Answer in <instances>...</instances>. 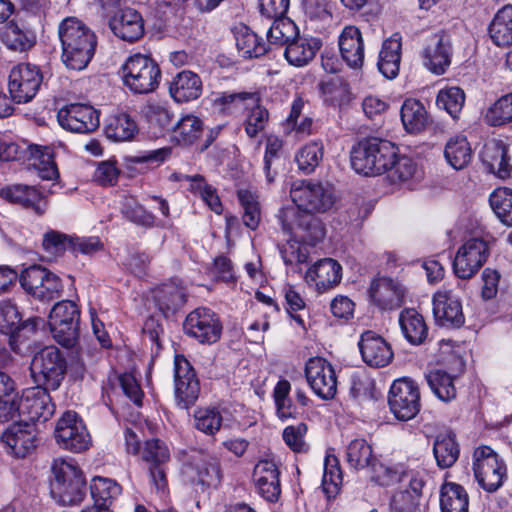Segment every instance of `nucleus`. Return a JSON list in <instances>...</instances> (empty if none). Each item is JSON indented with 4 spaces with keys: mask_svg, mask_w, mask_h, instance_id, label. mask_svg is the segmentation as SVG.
Returning <instances> with one entry per match:
<instances>
[{
    "mask_svg": "<svg viewBox=\"0 0 512 512\" xmlns=\"http://www.w3.org/2000/svg\"><path fill=\"white\" fill-rule=\"evenodd\" d=\"M400 114L403 126L410 133L420 132L427 124V112L418 100H405Z\"/></svg>",
    "mask_w": 512,
    "mask_h": 512,
    "instance_id": "c03bdc74",
    "label": "nucleus"
},
{
    "mask_svg": "<svg viewBox=\"0 0 512 512\" xmlns=\"http://www.w3.org/2000/svg\"><path fill=\"white\" fill-rule=\"evenodd\" d=\"M183 473L192 483L216 487L221 481L219 461L211 456H198L184 465Z\"/></svg>",
    "mask_w": 512,
    "mask_h": 512,
    "instance_id": "b1692460",
    "label": "nucleus"
},
{
    "mask_svg": "<svg viewBox=\"0 0 512 512\" xmlns=\"http://www.w3.org/2000/svg\"><path fill=\"white\" fill-rule=\"evenodd\" d=\"M174 392L176 403L182 409L193 406L200 393L195 370L183 355L174 358Z\"/></svg>",
    "mask_w": 512,
    "mask_h": 512,
    "instance_id": "dca6fc26",
    "label": "nucleus"
},
{
    "mask_svg": "<svg viewBox=\"0 0 512 512\" xmlns=\"http://www.w3.org/2000/svg\"><path fill=\"white\" fill-rule=\"evenodd\" d=\"M451 40L444 32L431 35L423 50L424 65L437 75L443 74L451 63Z\"/></svg>",
    "mask_w": 512,
    "mask_h": 512,
    "instance_id": "412c9836",
    "label": "nucleus"
},
{
    "mask_svg": "<svg viewBox=\"0 0 512 512\" xmlns=\"http://www.w3.org/2000/svg\"><path fill=\"white\" fill-rule=\"evenodd\" d=\"M290 390L291 385L289 381L283 379L276 384L273 391L277 415L283 420L293 418L297 415V409L289 397Z\"/></svg>",
    "mask_w": 512,
    "mask_h": 512,
    "instance_id": "052dcab7",
    "label": "nucleus"
},
{
    "mask_svg": "<svg viewBox=\"0 0 512 512\" xmlns=\"http://www.w3.org/2000/svg\"><path fill=\"white\" fill-rule=\"evenodd\" d=\"M29 370L37 386L55 391L64 380L67 362L56 346H45L34 354Z\"/></svg>",
    "mask_w": 512,
    "mask_h": 512,
    "instance_id": "39448f33",
    "label": "nucleus"
},
{
    "mask_svg": "<svg viewBox=\"0 0 512 512\" xmlns=\"http://www.w3.org/2000/svg\"><path fill=\"white\" fill-rule=\"evenodd\" d=\"M2 196L12 203L32 210L42 216L47 210V200L34 186L16 184L2 189Z\"/></svg>",
    "mask_w": 512,
    "mask_h": 512,
    "instance_id": "cd10ccee",
    "label": "nucleus"
},
{
    "mask_svg": "<svg viewBox=\"0 0 512 512\" xmlns=\"http://www.w3.org/2000/svg\"><path fill=\"white\" fill-rule=\"evenodd\" d=\"M155 303L159 310L168 317L180 309L185 301L184 290L174 283L164 284L154 291Z\"/></svg>",
    "mask_w": 512,
    "mask_h": 512,
    "instance_id": "a19ab883",
    "label": "nucleus"
},
{
    "mask_svg": "<svg viewBox=\"0 0 512 512\" xmlns=\"http://www.w3.org/2000/svg\"><path fill=\"white\" fill-rule=\"evenodd\" d=\"M396 36L385 40L379 53V71L388 79L395 78L400 68L401 41Z\"/></svg>",
    "mask_w": 512,
    "mask_h": 512,
    "instance_id": "f704fd0d",
    "label": "nucleus"
},
{
    "mask_svg": "<svg viewBox=\"0 0 512 512\" xmlns=\"http://www.w3.org/2000/svg\"><path fill=\"white\" fill-rule=\"evenodd\" d=\"M253 480L258 493L265 500H278L281 493L279 470L273 461H259L253 471Z\"/></svg>",
    "mask_w": 512,
    "mask_h": 512,
    "instance_id": "a878e982",
    "label": "nucleus"
},
{
    "mask_svg": "<svg viewBox=\"0 0 512 512\" xmlns=\"http://www.w3.org/2000/svg\"><path fill=\"white\" fill-rule=\"evenodd\" d=\"M358 346L363 361L371 367H384L393 359L390 345L373 331L362 333Z\"/></svg>",
    "mask_w": 512,
    "mask_h": 512,
    "instance_id": "5701e85b",
    "label": "nucleus"
},
{
    "mask_svg": "<svg viewBox=\"0 0 512 512\" xmlns=\"http://www.w3.org/2000/svg\"><path fill=\"white\" fill-rule=\"evenodd\" d=\"M247 110L248 113L244 123L245 132L248 137L255 138L264 131L269 120V112L259 102L250 105Z\"/></svg>",
    "mask_w": 512,
    "mask_h": 512,
    "instance_id": "e2e57ef3",
    "label": "nucleus"
},
{
    "mask_svg": "<svg viewBox=\"0 0 512 512\" xmlns=\"http://www.w3.org/2000/svg\"><path fill=\"white\" fill-rule=\"evenodd\" d=\"M388 178L392 183H404L410 180H418L422 176L417 163L408 156L394 158L393 164L387 170Z\"/></svg>",
    "mask_w": 512,
    "mask_h": 512,
    "instance_id": "09e8293b",
    "label": "nucleus"
},
{
    "mask_svg": "<svg viewBox=\"0 0 512 512\" xmlns=\"http://www.w3.org/2000/svg\"><path fill=\"white\" fill-rule=\"evenodd\" d=\"M40 70L31 64H19L12 68L8 79L11 99L17 104L30 102L37 94L41 83Z\"/></svg>",
    "mask_w": 512,
    "mask_h": 512,
    "instance_id": "2eb2a0df",
    "label": "nucleus"
},
{
    "mask_svg": "<svg viewBox=\"0 0 512 512\" xmlns=\"http://www.w3.org/2000/svg\"><path fill=\"white\" fill-rule=\"evenodd\" d=\"M341 265L331 258L316 262L306 273L307 282H313L318 291L324 292L336 286L342 278Z\"/></svg>",
    "mask_w": 512,
    "mask_h": 512,
    "instance_id": "c756f323",
    "label": "nucleus"
},
{
    "mask_svg": "<svg viewBox=\"0 0 512 512\" xmlns=\"http://www.w3.org/2000/svg\"><path fill=\"white\" fill-rule=\"evenodd\" d=\"M489 35L497 46L512 45V5H506L494 16Z\"/></svg>",
    "mask_w": 512,
    "mask_h": 512,
    "instance_id": "79ce46f5",
    "label": "nucleus"
},
{
    "mask_svg": "<svg viewBox=\"0 0 512 512\" xmlns=\"http://www.w3.org/2000/svg\"><path fill=\"white\" fill-rule=\"evenodd\" d=\"M317 38L296 37L285 49V58L289 64L302 67L307 65L321 48Z\"/></svg>",
    "mask_w": 512,
    "mask_h": 512,
    "instance_id": "2f4dec72",
    "label": "nucleus"
},
{
    "mask_svg": "<svg viewBox=\"0 0 512 512\" xmlns=\"http://www.w3.org/2000/svg\"><path fill=\"white\" fill-rule=\"evenodd\" d=\"M109 26L117 37L128 42L138 40L144 33L142 16L132 8L117 11L109 20Z\"/></svg>",
    "mask_w": 512,
    "mask_h": 512,
    "instance_id": "393cba45",
    "label": "nucleus"
},
{
    "mask_svg": "<svg viewBox=\"0 0 512 512\" xmlns=\"http://www.w3.org/2000/svg\"><path fill=\"white\" fill-rule=\"evenodd\" d=\"M469 496L463 486L446 482L440 490V508L442 512H468Z\"/></svg>",
    "mask_w": 512,
    "mask_h": 512,
    "instance_id": "58836bf2",
    "label": "nucleus"
},
{
    "mask_svg": "<svg viewBox=\"0 0 512 512\" xmlns=\"http://www.w3.org/2000/svg\"><path fill=\"white\" fill-rule=\"evenodd\" d=\"M324 147L321 142L312 141L304 145L295 156L299 170L305 174L312 173L323 159Z\"/></svg>",
    "mask_w": 512,
    "mask_h": 512,
    "instance_id": "5fc2aeb1",
    "label": "nucleus"
},
{
    "mask_svg": "<svg viewBox=\"0 0 512 512\" xmlns=\"http://www.w3.org/2000/svg\"><path fill=\"white\" fill-rule=\"evenodd\" d=\"M433 454L439 468L452 467L460 454L455 435L452 432L439 433L434 440Z\"/></svg>",
    "mask_w": 512,
    "mask_h": 512,
    "instance_id": "72a5a7b5",
    "label": "nucleus"
},
{
    "mask_svg": "<svg viewBox=\"0 0 512 512\" xmlns=\"http://www.w3.org/2000/svg\"><path fill=\"white\" fill-rule=\"evenodd\" d=\"M80 322L51 324L50 330L54 340L63 347L72 348L79 339Z\"/></svg>",
    "mask_w": 512,
    "mask_h": 512,
    "instance_id": "69168bd1",
    "label": "nucleus"
},
{
    "mask_svg": "<svg viewBox=\"0 0 512 512\" xmlns=\"http://www.w3.org/2000/svg\"><path fill=\"white\" fill-rule=\"evenodd\" d=\"M18 398L15 381L0 371V422L15 418L14 404Z\"/></svg>",
    "mask_w": 512,
    "mask_h": 512,
    "instance_id": "49530a36",
    "label": "nucleus"
},
{
    "mask_svg": "<svg viewBox=\"0 0 512 512\" xmlns=\"http://www.w3.org/2000/svg\"><path fill=\"white\" fill-rule=\"evenodd\" d=\"M405 293V287L398 280L388 277L375 279L369 288L370 298L381 310L399 308L403 304Z\"/></svg>",
    "mask_w": 512,
    "mask_h": 512,
    "instance_id": "4be33fe9",
    "label": "nucleus"
},
{
    "mask_svg": "<svg viewBox=\"0 0 512 512\" xmlns=\"http://www.w3.org/2000/svg\"><path fill=\"white\" fill-rule=\"evenodd\" d=\"M290 198L309 215L327 212L336 201L332 185L311 180L294 181L290 187Z\"/></svg>",
    "mask_w": 512,
    "mask_h": 512,
    "instance_id": "423d86ee",
    "label": "nucleus"
},
{
    "mask_svg": "<svg viewBox=\"0 0 512 512\" xmlns=\"http://www.w3.org/2000/svg\"><path fill=\"white\" fill-rule=\"evenodd\" d=\"M183 330L186 335L195 338L199 343L212 344L220 339L222 324L212 310L199 307L186 316Z\"/></svg>",
    "mask_w": 512,
    "mask_h": 512,
    "instance_id": "4468645a",
    "label": "nucleus"
},
{
    "mask_svg": "<svg viewBox=\"0 0 512 512\" xmlns=\"http://www.w3.org/2000/svg\"><path fill=\"white\" fill-rule=\"evenodd\" d=\"M195 427L207 434L214 435L222 425V415L216 408H199L194 414Z\"/></svg>",
    "mask_w": 512,
    "mask_h": 512,
    "instance_id": "0e129e2a",
    "label": "nucleus"
},
{
    "mask_svg": "<svg viewBox=\"0 0 512 512\" xmlns=\"http://www.w3.org/2000/svg\"><path fill=\"white\" fill-rule=\"evenodd\" d=\"M31 156L34 158L33 165L38 169L39 176L44 180H55L59 173L53 159V150L47 146H30Z\"/></svg>",
    "mask_w": 512,
    "mask_h": 512,
    "instance_id": "3c124183",
    "label": "nucleus"
},
{
    "mask_svg": "<svg viewBox=\"0 0 512 512\" xmlns=\"http://www.w3.org/2000/svg\"><path fill=\"white\" fill-rule=\"evenodd\" d=\"M396 158V147L387 140L369 138L351 150V166L359 174L375 176L387 172Z\"/></svg>",
    "mask_w": 512,
    "mask_h": 512,
    "instance_id": "f03ea898",
    "label": "nucleus"
},
{
    "mask_svg": "<svg viewBox=\"0 0 512 512\" xmlns=\"http://www.w3.org/2000/svg\"><path fill=\"white\" fill-rule=\"evenodd\" d=\"M427 383L433 393L442 401L448 402L456 397L454 377L442 369H435L426 375Z\"/></svg>",
    "mask_w": 512,
    "mask_h": 512,
    "instance_id": "8fccbe9b",
    "label": "nucleus"
},
{
    "mask_svg": "<svg viewBox=\"0 0 512 512\" xmlns=\"http://www.w3.org/2000/svg\"><path fill=\"white\" fill-rule=\"evenodd\" d=\"M480 158L487 171L501 179L511 175L512 165L508 156V149L502 141L490 140L486 142L480 153Z\"/></svg>",
    "mask_w": 512,
    "mask_h": 512,
    "instance_id": "bb28decb",
    "label": "nucleus"
},
{
    "mask_svg": "<svg viewBox=\"0 0 512 512\" xmlns=\"http://www.w3.org/2000/svg\"><path fill=\"white\" fill-rule=\"evenodd\" d=\"M95 507L108 508L112 500L121 494V486L112 479L95 477L90 486Z\"/></svg>",
    "mask_w": 512,
    "mask_h": 512,
    "instance_id": "a18cd8bd",
    "label": "nucleus"
},
{
    "mask_svg": "<svg viewBox=\"0 0 512 512\" xmlns=\"http://www.w3.org/2000/svg\"><path fill=\"white\" fill-rule=\"evenodd\" d=\"M346 461L355 470L374 468L377 463L372 446L364 438H356L347 445Z\"/></svg>",
    "mask_w": 512,
    "mask_h": 512,
    "instance_id": "ea45409f",
    "label": "nucleus"
},
{
    "mask_svg": "<svg viewBox=\"0 0 512 512\" xmlns=\"http://www.w3.org/2000/svg\"><path fill=\"white\" fill-rule=\"evenodd\" d=\"M388 403L397 419L407 421L414 418L420 410V392L417 384L407 378L394 381L390 388Z\"/></svg>",
    "mask_w": 512,
    "mask_h": 512,
    "instance_id": "ddd939ff",
    "label": "nucleus"
},
{
    "mask_svg": "<svg viewBox=\"0 0 512 512\" xmlns=\"http://www.w3.org/2000/svg\"><path fill=\"white\" fill-rule=\"evenodd\" d=\"M436 103L443 108L453 119L458 118L464 103L465 93L459 87H449L439 91Z\"/></svg>",
    "mask_w": 512,
    "mask_h": 512,
    "instance_id": "4d7b16f0",
    "label": "nucleus"
},
{
    "mask_svg": "<svg viewBox=\"0 0 512 512\" xmlns=\"http://www.w3.org/2000/svg\"><path fill=\"white\" fill-rule=\"evenodd\" d=\"M136 132L135 121L126 113L111 116L105 127L107 137L114 141L131 140Z\"/></svg>",
    "mask_w": 512,
    "mask_h": 512,
    "instance_id": "de8ad7c7",
    "label": "nucleus"
},
{
    "mask_svg": "<svg viewBox=\"0 0 512 512\" xmlns=\"http://www.w3.org/2000/svg\"><path fill=\"white\" fill-rule=\"evenodd\" d=\"M489 203L497 218L504 225L512 227V189H495L489 197Z\"/></svg>",
    "mask_w": 512,
    "mask_h": 512,
    "instance_id": "864d4df0",
    "label": "nucleus"
},
{
    "mask_svg": "<svg viewBox=\"0 0 512 512\" xmlns=\"http://www.w3.org/2000/svg\"><path fill=\"white\" fill-rule=\"evenodd\" d=\"M433 314L436 323L443 327H460L465 322L460 299L445 288L433 296Z\"/></svg>",
    "mask_w": 512,
    "mask_h": 512,
    "instance_id": "6ab92c4d",
    "label": "nucleus"
},
{
    "mask_svg": "<svg viewBox=\"0 0 512 512\" xmlns=\"http://www.w3.org/2000/svg\"><path fill=\"white\" fill-rule=\"evenodd\" d=\"M203 85L198 74L183 70L177 73L169 84V94L177 103H186L198 99Z\"/></svg>",
    "mask_w": 512,
    "mask_h": 512,
    "instance_id": "c85d7f7f",
    "label": "nucleus"
},
{
    "mask_svg": "<svg viewBox=\"0 0 512 512\" xmlns=\"http://www.w3.org/2000/svg\"><path fill=\"white\" fill-rule=\"evenodd\" d=\"M20 325L21 314L17 306L11 300L2 301L0 303V327L14 337L19 334Z\"/></svg>",
    "mask_w": 512,
    "mask_h": 512,
    "instance_id": "338daca9",
    "label": "nucleus"
},
{
    "mask_svg": "<svg viewBox=\"0 0 512 512\" xmlns=\"http://www.w3.org/2000/svg\"><path fill=\"white\" fill-rule=\"evenodd\" d=\"M237 198L243 209V223L252 230L256 229L261 220L258 195L248 189H240L237 191Z\"/></svg>",
    "mask_w": 512,
    "mask_h": 512,
    "instance_id": "603ef678",
    "label": "nucleus"
},
{
    "mask_svg": "<svg viewBox=\"0 0 512 512\" xmlns=\"http://www.w3.org/2000/svg\"><path fill=\"white\" fill-rule=\"evenodd\" d=\"M277 217L286 234L309 245H315L325 236L323 223L295 204L282 208Z\"/></svg>",
    "mask_w": 512,
    "mask_h": 512,
    "instance_id": "0eeeda50",
    "label": "nucleus"
},
{
    "mask_svg": "<svg viewBox=\"0 0 512 512\" xmlns=\"http://www.w3.org/2000/svg\"><path fill=\"white\" fill-rule=\"evenodd\" d=\"M54 478L50 483V493L61 505L80 503L85 494V479L80 469L71 461L55 459L52 465Z\"/></svg>",
    "mask_w": 512,
    "mask_h": 512,
    "instance_id": "7ed1b4c3",
    "label": "nucleus"
},
{
    "mask_svg": "<svg viewBox=\"0 0 512 512\" xmlns=\"http://www.w3.org/2000/svg\"><path fill=\"white\" fill-rule=\"evenodd\" d=\"M473 470L479 485L488 492L498 490L506 476V467L498 454L488 446L474 451Z\"/></svg>",
    "mask_w": 512,
    "mask_h": 512,
    "instance_id": "9d476101",
    "label": "nucleus"
},
{
    "mask_svg": "<svg viewBox=\"0 0 512 512\" xmlns=\"http://www.w3.org/2000/svg\"><path fill=\"white\" fill-rule=\"evenodd\" d=\"M57 119L61 127L76 133L93 132L100 124L97 110L82 103L62 107L57 113Z\"/></svg>",
    "mask_w": 512,
    "mask_h": 512,
    "instance_id": "a211bd4d",
    "label": "nucleus"
},
{
    "mask_svg": "<svg viewBox=\"0 0 512 512\" xmlns=\"http://www.w3.org/2000/svg\"><path fill=\"white\" fill-rule=\"evenodd\" d=\"M305 375L312 391L321 399L334 398L337 391V377L331 363L321 357L311 358L305 367Z\"/></svg>",
    "mask_w": 512,
    "mask_h": 512,
    "instance_id": "f3484780",
    "label": "nucleus"
},
{
    "mask_svg": "<svg viewBox=\"0 0 512 512\" xmlns=\"http://www.w3.org/2000/svg\"><path fill=\"white\" fill-rule=\"evenodd\" d=\"M58 35L66 67L77 71L86 68L97 45L95 33L79 19L67 17L59 24Z\"/></svg>",
    "mask_w": 512,
    "mask_h": 512,
    "instance_id": "f257e3e1",
    "label": "nucleus"
},
{
    "mask_svg": "<svg viewBox=\"0 0 512 512\" xmlns=\"http://www.w3.org/2000/svg\"><path fill=\"white\" fill-rule=\"evenodd\" d=\"M342 484V472L339 460L333 455H328L324 461V473L322 488L328 498L335 497Z\"/></svg>",
    "mask_w": 512,
    "mask_h": 512,
    "instance_id": "6e6d98bb",
    "label": "nucleus"
},
{
    "mask_svg": "<svg viewBox=\"0 0 512 512\" xmlns=\"http://www.w3.org/2000/svg\"><path fill=\"white\" fill-rule=\"evenodd\" d=\"M203 121L193 114L182 116L172 129V139L177 144L188 146L194 144L202 135Z\"/></svg>",
    "mask_w": 512,
    "mask_h": 512,
    "instance_id": "4c0bfd02",
    "label": "nucleus"
},
{
    "mask_svg": "<svg viewBox=\"0 0 512 512\" xmlns=\"http://www.w3.org/2000/svg\"><path fill=\"white\" fill-rule=\"evenodd\" d=\"M80 322V311L70 300L56 303L50 311L49 325L58 323Z\"/></svg>",
    "mask_w": 512,
    "mask_h": 512,
    "instance_id": "774afa93",
    "label": "nucleus"
},
{
    "mask_svg": "<svg viewBox=\"0 0 512 512\" xmlns=\"http://www.w3.org/2000/svg\"><path fill=\"white\" fill-rule=\"evenodd\" d=\"M490 254L488 242L483 238H470L458 249L453 270L460 279H470L487 261Z\"/></svg>",
    "mask_w": 512,
    "mask_h": 512,
    "instance_id": "f8f14e48",
    "label": "nucleus"
},
{
    "mask_svg": "<svg viewBox=\"0 0 512 512\" xmlns=\"http://www.w3.org/2000/svg\"><path fill=\"white\" fill-rule=\"evenodd\" d=\"M339 49L342 59L351 68H360L364 61V42L360 30L346 26L339 36Z\"/></svg>",
    "mask_w": 512,
    "mask_h": 512,
    "instance_id": "7c9ffc66",
    "label": "nucleus"
},
{
    "mask_svg": "<svg viewBox=\"0 0 512 512\" xmlns=\"http://www.w3.org/2000/svg\"><path fill=\"white\" fill-rule=\"evenodd\" d=\"M1 441L8 453L24 458L36 447L35 426L20 420L2 434Z\"/></svg>",
    "mask_w": 512,
    "mask_h": 512,
    "instance_id": "aec40b11",
    "label": "nucleus"
},
{
    "mask_svg": "<svg viewBox=\"0 0 512 512\" xmlns=\"http://www.w3.org/2000/svg\"><path fill=\"white\" fill-rule=\"evenodd\" d=\"M234 36L237 50L243 58H258L268 50L266 42L245 25L236 27Z\"/></svg>",
    "mask_w": 512,
    "mask_h": 512,
    "instance_id": "473e14b6",
    "label": "nucleus"
},
{
    "mask_svg": "<svg viewBox=\"0 0 512 512\" xmlns=\"http://www.w3.org/2000/svg\"><path fill=\"white\" fill-rule=\"evenodd\" d=\"M121 213L126 219L137 225L152 227L155 222L154 215L146 211L132 196L123 199Z\"/></svg>",
    "mask_w": 512,
    "mask_h": 512,
    "instance_id": "680f3d73",
    "label": "nucleus"
},
{
    "mask_svg": "<svg viewBox=\"0 0 512 512\" xmlns=\"http://www.w3.org/2000/svg\"><path fill=\"white\" fill-rule=\"evenodd\" d=\"M297 37V27L289 19L284 17L274 19L273 24L267 32L269 43L288 46Z\"/></svg>",
    "mask_w": 512,
    "mask_h": 512,
    "instance_id": "13d9d810",
    "label": "nucleus"
},
{
    "mask_svg": "<svg viewBox=\"0 0 512 512\" xmlns=\"http://www.w3.org/2000/svg\"><path fill=\"white\" fill-rule=\"evenodd\" d=\"M123 84L134 94H148L157 89L161 70L151 57L137 53L126 59L120 69Z\"/></svg>",
    "mask_w": 512,
    "mask_h": 512,
    "instance_id": "20e7f679",
    "label": "nucleus"
},
{
    "mask_svg": "<svg viewBox=\"0 0 512 512\" xmlns=\"http://www.w3.org/2000/svg\"><path fill=\"white\" fill-rule=\"evenodd\" d=\"M260 102V97L253 92H223L214 100V106L223 114H236L247 110L250 105Z\"/></svg>",
    "mask_w": 512,
    "mask_h": 512,
    "instance_id": "e433bc0d",
    "label": "nucleus"
},
{
    "mask_svg": "<svg viewBox=\"0 0 512 512\" xmlns=\"http://www.w3.org/2000/svg\"><path fill=\"white\" fill-rule=\"evenodd\" d=\"M19 282L25 292L41 301L59 298L63 292V284L58 275L41 265L25 268Z\"/></svg>",
    "mask_w": 512,
    "mask_h": 512,
    "instance_id": "6e6552de",
    "label": "nucleus"
},
{
    "mask_svg": "<svg viewBox=\"0 0 512 512\" xmlns=\"http://www.w3.org/2000/svg\"><path fill=\"white\" fill-rule=\"evenodd\" d=\"M50 389L37 386L23 391L22 396L15 402V417L22 422L35 424L46 422L55 411V406L49 395Z\"/></svg>",
    "mask_w": 512,
    "mask_h": 512,
    "instance_id": "1a4fd4ad",
    "label": "nucleus"
},
{
    "mask_svg": "<svg viewBox=\"0 0 512 512\" xmlns=\"http://www.w3.org/2000/svg\"><path fill=\"white\" fill-rule=\"evenodd\" d=\"M54 436L60 447L74 453L87 450L92 443L85 424L74 411H66L59 418Z\"/></svg>",
    "mask_w": 512,
    "mask_h": 512,
    "instance_id": "9b49d317",
    "label": "nucleus"
},
{
    "mask_svg": "<svg viewBox=\"0 0 512 512\" xmlns=\"http://www.w3.org/2000/svg\"><path fill=\"white\" fill-rule=\"evenodd\" d=\"M485 119L491 126H502L512 122V93L500 97L489 107Z\"/></svg>",
    "mask_w": 512,
    "mask_h": 512,
    "instance_id": "bf43d9fd",
    "label": "nucleus"
},
{
    "mask_svg": "<svg viewBox=\"0 0 512 512\" xmlns=\"http://www.w3.org/2000/svg\"><path fill=\"white\" fill-rule=\"evenodd\" d=\"M399 324L405 338L413 345H419L427 337V325L415 309H404L399 315Z\"/></svg>",
    "mask_w": 512,
    "mask_h": 512,
    "instance_id": "c9c22d12",
    "label": "nucleus"
},
{
    "mask_svg": "<svg viewBox=\"0 0 512 512\" xmlns=\"http://www.w3.org/2000/svg\"><path fill=\"white\" fill-rule=\"evenodd\" d=\"M448 164L456 170L465 168L472 159V150L464 136H454L448 140L444 149Z\"/></svg>",
    "mask_w": 512,
    "mask_h": 512,
    "instance_id": "37998d69",
    "label": "nucleus"
}]
</instances>
